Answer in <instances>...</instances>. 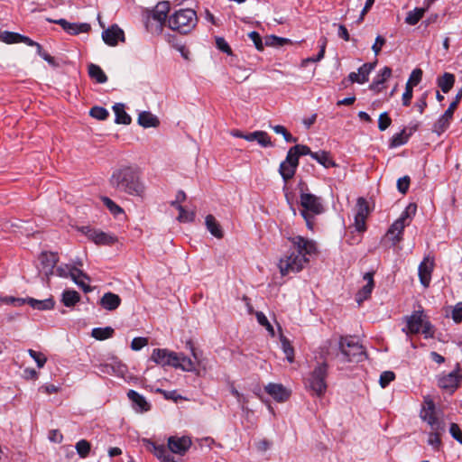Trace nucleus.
Returning a JSON list of instances; mask_svg holds the SVG:
<instances>
[{"label": "nucleus", "mask_w": 462, "mask_h": 462, "mask_svg": "<svg viewBox=\"0 0 462 462\" xmlns=\"http://www.w3.org/2000/svg\"><path fill=\"white\" fill-rule=\"evenodd\" d=\"M172 366L187 372H192L196 368L194 362L183 354H177V360Z\"/></svg>", "instance_id": "28"}, {"label": "nucleus", "mask_w": 462, "mask_h": 462, "mask_svg": "<svg viewBox=\"0 0 462 462\" xmlns=\"http://www.w3.org/2000/svg\"><path fill=\"white\" fill-rule=\"evenodd\" d=\"M98 372L105 374L115 375L126 380L127 366L117 356L108 357L106 362L95 365Z\"/></svg>", "instance_id": "8"}, {"label": "nucleus", "mask_w": 462, "mask_h": 462, "mask_svg": "<svg viewBox=\"0 0 462 462\" xmlns=\"http://www.w3.org/2000/svg\"><path fill=\"white\" fill-rule=\"evenodd\" d=\"M300 206L302 207L300 214L306 221L307 227L312 230L314 217L324 211L321 198L310 193H301Z\"/></svg>", "instance_id": "5"}, {"label": "nucleus", "mask_w": 462, "mask_h": 462, "mask_svg": "<svg viewBox=\"0 0 462 462\" xmlns=\"http://www.w3.org/2000/svg\"><path fill=\"white\" fill-rule=\"evenodd\" d=\"M1 300L5 304H10L14 306H23V304L27 303V298H15L13 296H5L2 298Z\"/></svg>", "instance_id": "55"}, {"label": "nucleus", "mask_w": 462, "mask_h": 462, "mask_svg": "<svg viewBox=\"0 0 462 462\" xmlns=\"http://www.w3.org/2000/svg\"><path fill=\"white\" fill-rule=\"evenodd\" d=\"M425 10L423 8H415L407 14L405 22L410 25H415L422 18Z\"/></svg>", "instance_id": "43"}, {"label": "nucleus", "mask_w": 462, "mask_h": 462, "mask_svg": "<svg viewBox=\"0 0 462 462\" xmlns=\"http://www.w3.org/2000/svg\"><path fill=\"white\" fill-rule=\"evenodd\" d=\"M422 79V70L420 69H414L410 75V78L407 83H410L411 86H417Z\"/></svg>", "instance_id": "56"}, {"label": "nucleus", "mask_w": 462, "mask_h": 462, "mask_svg": "<svg viewBox=\"0 0 462 462\" xmlns=\"http://www.w3.org/2000/svg\"><path fill=\"white\" fill-rule=\"evenodd\" d=\"M121 299L117 294L106 292L100 300V305L106 310H115L119 307Z\"/></svg>", "instance_id": "22"}, {"label": "nucleus", "mask_w": 462, "mask_h": 462, "mask_svg": "<svg viewBox=\"0 0 462 462\" xmlns=\"http://www.w3.org/2000/svg\"><path fill=\"white\" fill-rule=\"evenodd\" d=\"M198 23L197 13L191 8L175 11L168 19L169 28L181 34L189 33Z\"/></svg>", "instance_id": "4"}, {"label": "nucleus", "mask_w": 462, "mask_h": 462, "mask_svg": "<svg viewBox=\"0 0 462 462\" xmlns=\"http://www.w3.org/2000/svg\"><path fill=\"white\" fill-rule=\"evenodd\" d=\"M75 448L81 458H86L90 453L91 445L88 440L80 439L76 443Z\"/></svg>", "instance_id": "42"}, {"label": "nucleus", "mask_w": 462, "mask_h": 462, "mask_svg": "<svg viewBox=\"0 0 462 462\" xmlns=\"http://www.w3.org/2000/svg\"><path fill=\"white\" fill-rule=\"evenodd\" d=\"M340 358L343 362H361L365 358V352L356 337H345L339 341Z\"/></svg>", "instance_id": "6"}, {"label": "nucleus", "mask_w": 462, "mask_h": 462, "mask_svg": "<svg viewBox=\"0 0 462 462\" xmlns=\"http://www.w3.org/2000/svg\"><path fill=\"white\" fill-rule=\"evenodd\" d=\"M179 216L177 219L182 223L192 222L195 218V213L193 211L186 210L182 206H178Z\"/></svg>", "instance_id": "48"}, {"label": "nucleus", "mask_w": 462, "mask_h": 462, "mask_svg": "<svg viewBox=\"0 0 462 462\" xmlns=\"http://www.w3.org/2000/svg\"><path fill=\"white\" fill-rule=\"evenodd\" d=\"M127 397L133 402L134 408L137 411L143 412L144 411V397L143 395L139 394L134 390H129Z\"/></svg>", "instance_id": "34"}, {"label": "nucleus", "mask_w": 462, "mask_h": 462, "mask_svg": "<svg viewBox=\"0 0 462 462\" xmlns=\"http://www.w3.org/2000/svg\"><path fill=\"white\" fill-rule=\"evenodd\" d=\"M455 83V76L452 73L445 72L441 77L437 79V85L443 93H448L453 88Z\"/></svg>", "instance_id": "29"}, {"label": "nucleus", "mask_w": 462, "mask_h": 462, "mask_svg": "<svg viewBox=\"0 0 462 462\" xmlns=\"http://www.w3.org/2000/svg\"><path fill=\"white\" fill-rule=\"evenodd\" d=\"M392 75V69L389 67H383L380 72L375 76L374 79L383 85Z\"/></svg>", "instance_id": "59"}, {"label": "nucleus", "mask_w": 462, "mask_h": 462, "mask_svg": "<svg viewBox=\"0 0 462 462\" xmlns=\"http://www.w3.org/2000/svg\"><path fill=\"white\" fill-rule=\"evenodd\" d=\"M433 268L434 259L430 256L424 257L423 261L419 265L418 273L420 282L425 288L429 287L430 285Z\"/></svg>", "instance_id": "13"}, {"label": "nucleus", "mask_w": 462, "mask_h": 462, "mask_svg": "<svg viewBox=\"0 0 462 462\" xmlns=\"http://www.w3.org/2000/svg\"><path fill=\"white\" fill-rule=\"evenodd\" d=\"M28 353H29L30 356L34 359L38 367L42 368L44 366V365L47 361V358L44 356L43 354H42L40 352H36L32 349H29Z\"/></svg>", "instance_id": "53"}, {"label": "nucleus", "mask_w": 462, "mask_h": 462, "mask_svg": "<svg viewBox=\"0 0 462 462\" xmlns=\"http://www.w3.org/2000/svg\"><path fill=\"white\" fill-rule=\"evenodd\" d=\"M90 29V24L87 23H70V26L67 28L66 32L70 35H78L81 32H88Z\"/></svg>", "instance_id": "41"}, {"label": "nucleus", "mask_w": 462, "mask_h": 462, "mask_svg": "<svg viewBox=\"0 0 462 462\" xmlns=\"http://www.w3.org/2000/svg\"><path fill=\"white\" fill-rule=\"evenodd\" d=\"M311 158L316 160L319 163L323 165L325 168H330L335 166V162L332 158L329 156V153L324 151L315 152L311 154Z\"/></svg>", "instance_id": "35"}, {"label": "nucleus", "mask_w": 462, "mask_h": 462, "mask_svg": "<svg viewBox=\"0 0 462 462\" xmlns=\"http://www.w3.org/2000/svg\"><path fill=\"white\" fill-rule=\"evenodd\" d=\"M357 211L355 215V228L357 232H365L366 229L365 220L368 215V204L364 198H359L356 203Z\"/></svg>", "instance_id": "11"}, {"label": "nucleus", "mask_w": 462, "mask_h": 462, "mask_svg": "<svg viewBox=\"0 0 462 462\" xmlns=\"http://www.w3.org/2000/svg\"><path fill=\"white\" fill-rule=\"evenodd\" d=\"M395 378V374L392 371H385L383 372L380 375V385L384 388L386 387L392 381H393Z\"/></svg>", "instance_id": "54"}, {"label": "nucleus", "mask_w": 462, "mask_h": 462, "mask_svg": "<svg viewBox=\"0 0 462 462\" xmlns=\"http://www.w3.org/2000/svg\"><path fill=\"white\" fill-rule=\"evenodd\" d=\"M74 270H79L78 267L70 264H61L56 268V274L62 278H71L74 274Z\"/></svg>", "instance_id": "46"}, {"label": "nucleus", "mask_w": 462, "mask_h": 462, "mask_svg": "<svg viewBox=\"0 0 462 462\" xmlns=\"http://www.w3.org/2000/svg\"><path fill=\"white\" fill-rule=\"evenodd\" d=\"M416 130L417 126L415 125L412 128H411L410 133H407L406 129L403 128L401 132L394 134L390 141V146L393 148L405 144L408 142L411 134Z\"/></svg>", "instance_id": "24"}, {"label": "nucleus", "mask_w": 462, "mask_h": 462, "mask_svg": "<svg viewBox=\"0 0 462 462\" xmlns=\"http://www.w3.org/2000/svg\"><path fill=\"white\" fill-rule=\"evenodd\" d=\"M38 273L42 276V280L49 281L50 276L54 273V268L59 261V257L54 253L42 252L38 257Z\"/></svg>", "instance_id": "9"}, {"label": "nucleus", "mask_w": 462, "mask_h": 462, "mask_svg": "<svg viewBox=\"0 0 462 462\" xmlns=\"http://www.w3.org/2000/svg\"><path fill=\"white\" fill-rule=\"evenodd\" d=\"M114 332L115 331L111 327L94 328L91 331V336L97 340H105L112 337Z\"/></svg>", "instance_id": "38"}, {"label": "nucleus", "mask_w": 462, "mask_h": 462, "mask_svg": "<svg viewBox=\"0 0 462 462\" xmlns=\"http://www.w3.org/2000/svg\"><path fill=\"white\" fill-rule=\"evenodd\" d=\"M116 124L129 125L131 123V116L125 111V106L117 103L113 106Z\"/></svg>", "instance_id": "31"}, {"label": "nucleus", "mask_w": 462, "mask_h": 462, "mask_svg": "<svg viewBox=\"0 0 462 462\" xmlns=\"http://www.w3.org/2000/svg\"><path fill=\"white\" fill-rule=\"evenodd\" d=\"M449 432L453 439L462 444V430L457 423H451Z\"/></svg>", "instance_id": "63"}, {"label": "nucleus", "mask_w": 462, "mask_h": 462, "mask_svg": "<svg viewBox=\"0 0 462 462\" xmlns=\"http://www.w3.org/2000/svg\"><path fill=\"white\" fill-rule=\"evenodd\" d=\"M452 117V116H447V113H444L433 125L432 131L438 135L443 134L448 128Z\"/></svg>", "instance_id": "33"}, {"label": "nucleus", "mask_w": 462, "mask_h": 462, "mask_svg": "<svg viewBox=\"0 0 462 462\" xmlns=\"http://www.w3.org/2000/svg\"><path fill=\"white\" fill-rule=\"evenodd\" d=\"M72 281L83 290L84 292H89L92 291L90 285H88L86 282H89L90 278L88 274H86L83 271L74 270V274H72Z\"/></svg>", "instance_id": "26"}, {"label": "nucleus", "mask_w": 462, "mask_h": 462, "mask_svg": "<svg viewBox=\"0 0 462 462\" xmlns=\"http://www.w3.org/2000/svg\"><path fill=\"white\" fill-rule=\"evenodd\" d=\"M281 344H282V348L284 354L286 355L287 360L290 363H292L293 360H294V349L291 346L289 339H287L284 337H281Z\"/></svg>", "instance_id": "47"}, {"label": "nucleus", "mask_w": 462, "mask_h": 462, "mask_svg": "<svg viewBox=\"0 0 462 462\" xmlns=\"http://www.w3.org/2000/svg\"><path fill=\"white\" fill-rule=\"evenodd\" d=\"M205 224L209 233L217 238H222L223 230L217 220L213 215H208L205 218Z\"/></svg>", "instance_id": "25"}, {"label": "nucleus", "mask_w": 462, "mask_h": 462, "mask_svg": "<svg viewBox=\"0 0 462 462\" xmlns=\"http://www.w3.org/2000/svg\"><path fill=\"white\" fill-rule=\"evenodd\" d=\"M425 316L422 310L414 311L411 316L406 318L407 327L402 328L407 334H418L420 332L423 323L425 322Z\"/></svg>", "instance_id": "14"}, {"label": "nucleus", "mask_w": 462, "mask_h": 462, "mask_svg": "<svg viewBox=\"0 0 462 462\" xmlns=\"http://www.w3.org/2000/svg\"><path fill=\"white\" fill-rule=\"evenodd\" d=\"M151 360L162 366H172L173 362L177 360V353L169 351L167 349L157 348L153 350Z\"/></svg>", "instance_id": "15"}, {"label": "nucleus", "mask_w": 462, "mask_h": 462, "mask_svg": "<svg viewBox=\"0 0 462 462\" xmlns=\"http://www.w3.org/2000/svg\"><path fill=\"white\" fill-rule=\"evenodd\" d=\"M452 319L456 323L462 321V302H458L452 310Z\"/></svg>", "instance_id": "64"}, {"label": "nucleus", "mask_w": 462, "mask_h": 462, "mask_svg": "<svg viewBox=\"0 0 462 462\" xmlns=\"http://www.w3.org/2000/svg\"><path fill=\"white\" fill-rule=\"evenodd\" d=\"M102 39L106 44L116 46L119 42H125V33L117 24H113L103 31Z\"/></svg>", "instance_id": "12"}, {"label": "nucleus", "mask_w": 462, "mask_h": 462, "mask_svg": "<svg viewBox=\"0 0 462 462\" xmlns=\"http://www.w3.org/2000/svg\"><path fill=\"white\" fill-rule=\"evenodd\" d=\"M460 376L457 371L443 374L438 379V385L449 392H454L459 385Z\"/></svg>", "instance_id": "17"}, {"label": "nucleus", "mask_w": 462, "mask_h": 462, "mask_svg": "<svg viewBox=\"0 0 462 462\" xmlns=\"http://www.w3.org/2000/svg\"><path fill=\"white\" fill-rule=\"evenodd\" d=\"M81 231L97 245H111L117 241L116 236L91 228L90 226H82Z\"/></svg>", "instance_id": "10"}, {"label": "nucleus", "mask_w": 462, "mask_h": 462, "mask_svg": "<svg viewBox=\"0 0 462 462\" xmlns=\"http://www.w3.org/2000/svg\"><path fill=\"white\" fill-rule=\"evenodd\" d=\"M245 140L248 142L256 141L263 147L273 146V143L271 141L270 136L266 132L263 131H254L253 133L246 134V136H245Z\"/></svg>", "instance_id": "21"}, {"label": "nucleus", "mask_w": 462, "mask_h": 462, "mask_svg": "<svg viewBox=\"0 0 462 462\" xmlns=\"http://www.w3.org/2000/svg\"><path fill=\"white\" fill-rule=\"evenodd\" d=\"M412 88L413 87L411 86L410 83H406L405 91L402 94V105L404 106H408L411 104V101L412 98V94H413Z\"/></svg>", "instance_id": "60"}, {"label": "nucleus", "mask_w": 462, "mask_h": 462, "mask_svg": "<svg viewBox=\"0 0 462 462\" xmlns=\"http://www.w3.org/2000/svg\"><path fill=\"white\" fill-rule=\"evenodd\" d=\"M374 63H364L359 69L357 72H351L348 75V79L351 83H359L364 84L368 81L369 74L374 69Z\"/></svg>", "instance_id": "20"}, {"label": "nucleus", "mask_w": 462, "mask_h": 462, "mask_svg": "<svg viewBox=\"0 0 462 462\" xmlns=\"http://www.w3.org/2000/svg\"><path fill=\"white\" fill-rule=\"evenodd\" d=\"M90 116L98 120H105L108 117L109 112L102 106H93L89 111Z\"/></svg>", "instance_id": "49"}, {"label": "nucleus", "mask_w": 462, "mask_h": 462, "mask_svg": "<svg viewBox=\"0 0 462 462\" xmlns=\"http://www.w3.org/2000/svg\"><path fill=\"white\" fill-rule=\"evenodd\" d=\"M20 33L9 31L0 32V40L7 44L18 43L21 38Z\"/></svg>", "instance_id": "45"}, {"label": "nucleus", "mask_w": 462, "mask_h": 462, "mask_svg": "<svg viewBox=\"0 0 462 462\" xmlns=\"http://www.w3.org/2000/svg\"><path fill=\"white\" fill-rule=\"evenodd\" d=\"M440 436L441 435H438V433L430 432L428 434V444L434 449H439L441 445Z\"/></svg>", "instance_id": "61"}, {"label": "nucleus", "mask_w": 462, "mask_h": 462, "mask_svg": "<svg viewBox=\"0 0 462 462\" xmlns=\"http://www.w3.org/2000/svg\"><path fill=\"white\" fill-rule=\"evenodd\" d=\"M88 75L92 79H95L97 83L103 84L107 81V77L103 69L96 64H89L88 68Z\"/></svg>", "instance_id": "32"}, {"label": "nucleus", "mask_w": 462, "mask_h": 462, "mask_svg": "<svg viewBox=\"0 0 462 462\" xmlns=\"http://www.w3.org/2000/svg\"><path fill=\"white\" fill-rule=\"evenodd\" d=\"M374 272L365 273L363 276L364 281L366 282V284L364 285L356 293V300L360 304L364 300H367L374 287Z\"/></svg>", "instance_id": "19"}, {"label": "nucleus", "mask_w": 462, "mask_h": 462, "mask_svg": "<svg viewBox=\"0 0 462 462\" xmlns=\"http://www.w3.org/2000/svg\"><path fill=\"white\" fill-rule=\"evenodd\" d=\"M392 124V119L389 117L387 112H383L380 115L378 119V128L380 131L386 130Z\"/></svg>", "instance_id": "52"}, {"label": "nucleus", "mask_w": 462, "mask_h": 462, "mask_svg": "<svg viewBox=\"0 0 462 462\" xmlns=\"http://www.w3.org/2000/svg\"><path fill=\"white\" fill-rule=\"evenodd\" d=\"M406 224L401 223V220H395L388 229L387 236H391L390 239L393 245H397L402 239V232Z\"/></svg>", "instance_id": "23"}, {"label": "nucleus", "mask_w": 462, "mask_h": 462, "mask_svg": "<svg viewBox=\"0 0 462 462\" xmlns=\"http://www.w3.org/2000/svg\"><path fill=\"white\" fill-rule=\"evenodd\" d=\"M102 201L114 217L124 214L123 208L108 197H103Z\"/></svg>", "instance_id": "44"}, {"label": "nucleus", "mask_w": 462, "mask_h": 462, "mask_svg": "<svg viewBox=\"0 0 462 462\" xmlns=\"http://www.w3.org/2000/svg\"><path fill=\"white\" fill-rule=\"evenodd\" d=\"M328 376V365L319 364L310 374L307 387L318 397H321L327 391L326 378Z\"/></svg>", "instance_id": "7"}, {"label": "nucleus", "mask_w": 462, "mask_h": 462, "mask_svg": "<svg viewBox=\"0 0 462 462\" xmlns=\"http://www.w3.org/2000/svg\"><path fill=\"white\" fill-rule=\"evenodd\" d=\"M146 444H151L146 439ZM154 456L163 462H179L176 460L173 454L183 456L191 446V439L189 437L172 436L168 439L167 447L164 445L155 446L152 443Z\"/></svg>", "instance_id": "3"}, {"label": "nucleus", "mask_w": 462, "mask_h": 462, "mask_svg": "<svg viewBox=\"0 0 462 462\" xmlns=\"http://www.w3.org/2000/svg\"><path fill=\"white\" fill-rule=\"evenodd\" d=\"M411 179L409 176H404L397 180V189L402 194H405L410 187Z\"/></svg>", "instance_id": "57"}, {"label": "nucleus", "mask_w": 462, "mask_h": 462, "mask_svg": "<svg viewBox=\"0 0 462 462\" xmlns=\"http://www.w3.org/2000/svg\"><path fill=\"white\" fill-rule=\"evenodd\" d=\"M288 42V39L278 37L275 35H270L265 39L266 45L282 46L284 43H287Z\"/></svg>", "instance_id": "58"}, {"label": "nucleus", "mask_w": 462, "mask_h": 462, "mask_svg": "<svg viewBox=\"0 0 462 462\" xmlns=\"http://www.w3.org/2000/svg\"><path fill=\"white\" fill-rule=\"evenodd\" d=\"M255 316H256V319H257L258 323L261 326L264 327L266 328V330L271 333L272 336H274L273 327L269 322V320L266 318V316L263 312H261V311H257L255 313Z\"/></svg>", "instance_id": "50"}, {"label": "nucleus", "mask_w": 462, "mask_h": 462, "mask_svg": "<svg viewBox=\"0 0 462 462\" xmlns=\"http://www.w3.org/2000/svg\"><path fill=\"white\" fill-rule=\"evenodd\" d=\"M248 37L252 40V42H254L255 48L258 51H263V44L262 38H261L260 34L257 32L253 31V32H249L248 33Z\"/></svg>", "instance_id": "62"}, {"label": "nucleus", "mask_w": 462, "mask_h": 462, "mask_svg": "<svg viewBox=\"0 0 462 462\" xmlns=\"http://www.w3.org/2000/svg\"><path fill=\"white\" fill-rule=\"evenodd\" d=\"M27 303L34 310H50L55 306V301L52 298H48L42 300L33 298H27Z\"/></svg>", "instance_id": "27"}, {"label": "nucleus", "mask_w": 462, "mask_h": 462, "mask_svg": "<svg viewBox=\"0 0 462 462\" xmlns=\"http://www.w3.org/2000/svg\"><path fill=\"white\" fill-rule=\"evenodd\" d=\"M264 390L278 402H283L291 396V391L281 383H270L264 387Z\"/></svg>", "instance_id": "16"}, {"label": "nucleus", "mask_w": 462, "mask_h": 462, "mask_svg": "<svg viewBox=\"0 0 462 462\" xmlns=\"http://www.w3.org/2000/svg\"><path fill=\"white\" fill-rule=\"evenodd\" d=\"M297 168L292 166V164L286 163L284 162H282L279 168V172L281 176L282 177L283 180L287 182L291 179L293 178Z\"/></svg>", "instance_id": "40"}, {"label": "nucleus", "mask_w": 462, "mask_h": 462, "mask_svg": "<svg viewBox=\"0 0 462 462\" xmlns=\"http://www.w3.org/2000/svg\"><path fill=\"white\" fill-rule=\"evenodd\" d=\"M80 300V295L74 290H64L61 294V302L66 307H73Z\"/></svg>", "instance_id": "30"}, {"label": "nucleus", "mask_w": 462, "mask_h": 462, "mask_svg": "<svg viewBox=\"0 0 462 462\" xmlns=\"http://www.w3.org/2000/svg\"><path fill=\"white\" fill-rule=\"evenodd\" d=\"M166 21L147 20L146 31L153 35H161L163 32Z\"/></svg>", "instance_id": "37"}, {"label": "nucleus", "mask_w": 462, "mask_h": 462, "mask_svg": "<svg viewBox=\"0 0 462 462\" xmlns=\"http://www.w3.org/2000/svg\"><path fill=\"white\" fill-rule=\"evenodd\" d=\"M290 245L286 254L279 261V269L282 276L300 272L310 262V258L318 253L314 240L293 236L288 237Z\"/></svg>", "instance_id": "1"}, {"label": "nucleus", "mask_w": 462, "mask_h": 462, "mask_svg": "<svg viewBox=\"0 0 462 462\" xmlns=\"http://www.w3.org/2000/svg\"><path fill=\"white\" fill-rule=\"evenodd\" d=\"M416 211L417 205L415 203H410L397 220H401V223L406 224V226H408L412 217L415 216Z\"/></svg>", "instance_id": "39"}, {"label": "nucleus", "mask_w": 462, "mask_h": 462, "mask_svg": "<svg viewBox=\"0 0 462 462\" xmlns=\"http://www.w3.org/2000/svg\"><path fill=\"white\" fill-rule=\"evenodd\" d=\"M142 170L136 166H125L115 171L110 184L129 195L143 197L144 186L141 180Z\"/></svg>", "instance_id": "2"}, {"label": "nucleus", "mask_w": 462, "mask_h": 462, "mask_svg": "<svg viewBox=\"0 0 462 462\" xmlns=\"http://www.w3.org/2000/svg\"><path fill=\"white\" fill-rule=\"evenodd\" d=\"M326 44H327V40L323 39L322 44L320 45V50H319V53L317 54L316 58H307V59L303 60L302 66H306L309 62H317V61L321 60L325 55Z\"/></svg>", "instance_id": "51"}, {"label": "nucleus", "mask_w": 462, "mask_h": 462, "mask_svg": "<svg viewBox=\"0 0 462 462\" xmlns=\"http://www.w3.org/2000/svg\"><path fill=\"white\" fill-rule=\"evenodd\" d=\"M169 11L170 3L168 1L160 2L151 11L146 9V19L166 21Z\"/></svg>", "instance_id": "18"}, {"label": "nucleus", "mask_w": 462, "mask_h": 462, "mask_svg": "<svg viewBox=\"0 0 462 462\" xmlns=\"http://www.w3.org/2000/svg\"><path fill=\"white\" fill-rule=\"evenodd\" d=\"M427 405V408L423 409V411L420 412V417L430 425L437 421L439 419L435 414V406L433 402H429Z\"/></svg>", "instance_id": "36"}]
</instances>
